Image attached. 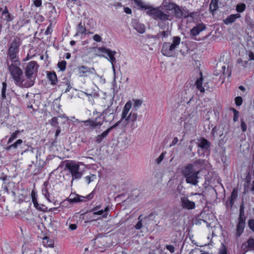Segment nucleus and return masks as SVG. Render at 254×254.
<instances>
[{
    "label": "nucleus",
    "instance_id": "obj_1",
    "mask_svg": "<svg viewBox=\"0 0 254 254\" xmlns=\"http://www.w3.org/2000/svg\"><path fill=\"white\" fill-rule=\"evenodd\" d=\"M101 106L104 110L100 113V116L94 119H88L82 122L86 127L94 129L100 127L103 122H111L115 118L117 107L114 106L113 98L107 101V99L103 98L101 99Z\"/></svg>",
    "mask_w": 254,
    "mask_h": 254
},
{
    "label": "nucleus",
    "instance_id": "obj_2",
    "mask_svg": "<svg viewBox=\"0 0 254 254\" xmlns=\"http://www.w3.org/2000/svg\"><path fill=\"white\" fill-rule=\"evenodd\" d=\"M197 166V165L195 163L189 164L185 167L182 171L186 183L195 186L198 185L199 178L198 175L200 172Z\"/></svg>",
    "mask_w": 254,
    "mask_h": 254
},
{
    "label": "nucleus",
    "instance_id": "obj_3",
    "mask_svg": "<svg viewBox=\"0 0 254 254\" xmlns=\"http://www.w3.org/2000/svg\"><path fill=\"white\" fill-rule=\"evenodd\" d=\"M135 3L139 6L141 8L147 10L146 14L151 17L155 20H169L170 15L168 13L162 12L159 8H155L151 6L145 5L141 0H134Z\"/></svg>",
    "mask_w": 254,
    "mask_h": 254
},
{
    "label": "nucleus",
    "instance_id": "obj_4",
    "mask_svg": "<svg viewBox=\"0 0 254 254\" xmlns=\"http://www.w3.org/2000/svg\"><path fill=\"white\" fill-rule=\"evenodd\" d=\"M180 42L181 38L179 36H174L173 37L172 43L164 42L163 44L161 50L162 54L166 57H174L175 50L180 45Z\"/></svg>",
    "mask_w": 254,
    "mask_h": 254
},
{
    "label": "nucleus",
    "instance_id": "obj_5",
    "mask_svg": "<svg viewBox=\"0 0 254 254\" xmlns=\"http://www.w3.org/2000/svg\"><path fill=\"white\" fill-rule=\"evenodd\" d=\"M22 43V40L17 36L11 38L8 54L9 58L13 62H17V55L19 52V48Z\"/></svg>",
    "mask_w": 254,
    "mask_h": 254
},
{
    "label": "nucleus",
    "instance_id": "obj_6",
    "mask_svg": "<svg viewBox=\"0 0 254 254\" xmlns=\"http://www.w3.org/2000/svg\"><path fill=\"white\" fill-rule=\"evenodd\" d=\"M65 170H67L70 173L72 181L74 180L80 179L83 175L80 169L79 164L73 161L67 162L65 164Z\"/></svg>",
    "mask_w": 254,
    "mask_h": 254
},
{
    "label": "nucleus",
    "instance_id": "obj_7",
    "mask_svg": "<svg viewBox=\"0 0 254 254\" xmlns=\"http://www.w3.org/2000/svg\"><path fill=\"white\" fill-rule=\"evenodd\" d=\"M196 144L200 148L197 150L199 154L204 156L205 153H206L207 155L209 154L211 143L207 139L202 137L198 138Z\"/></svg>",
    "mask_w": 254,
    "mask_h": 254
},
{
    "label": "nucleus",
    "instance_id": "obj_8",
    "mask_svg": "<svg viewBox=\"0 0 254 254\" xmlns=\"http://www.w3.org/2000/svg\"><path fill=\"white\" fill-rule=\"evenodd\" d=\"M97 50L107 55L106 56L103 55H98V56L107 59L112 64H116L117 62V60L115 57V55L117 54L116 51H112L110 49H108L104 47H97Z\"/></svg>",
    "mask_w": 254,
    "mask_h": 254
},
{
    "label": "nucleus",
    "instance_id": "obj_9",
    "mask_svg": "<svg viewBox=\"0 0 254 254\" xmlns=\"http://www.w3.org/2000/svg\"><path fill=\"white\" fill-rule=\"evenodd\" d=\"M173 12L177 18H186L189 17H192L193 13H190L189 10L185 6H180L176 4Z\"/></svg>",
    "mask_w": 254,
    "mask_h": 254
},
{
    "label": "nucleus",
    "instance_id": "obj_10",
    "mask_svg": "<svg viewBox=\"0 0 254 254\" xmlns=\"http://www.w3.org/2000/svg\"><path fill=\"white\" fill-rule=\"evenodd\" d=\"M14 18V16L9 12L6 6L4 8L0 7V23L6 25L12 21Z\"/></svg>",
    "mask_w": 254,
    "mask_h": 254
},
{
    "label": "nucleus",
    "instance_id": "obj_11",
    "mask_svg": "<svg viewBox=\"0 0 254 254\" xmlns=\"http://www.w3.org/2000/svg\"><path fill=\"white\" fill-rule=\"evenodd\" d=\"M39 65L36 62L31 61L27 64L25 68V75L26 77H33L36 75Z\"/></svg>",
    "mask_w": 254,
    "mask_h": 254
},
{
    "label": "nucleus",
    "instance_id": "obj_12",
    "mask_svg": "<svg viewBox=\"0 0 254 254\" xmlns=\"http://www.w3.org/2000/svg\"><path fill=\"white\" fill-rule=\"evenodd\" d=\"M8 69L15 83L21 77H23V71L17 65L12 64L8 66Z\"/></svg>",
    "mask_w": 254,
    "mask_h": 254
},
{
    "label": "nucleus",
    "instance_id": "obj_13",
    "mask_svg": "<svg viewBox=\"0 0 254 254\" xmlns=\"http://www.w3.org/2000/svg\"><path fill=\"white\" fill-rule=\"evenodd\" d=\"M31 77H26V78L24 79L21 77L15 83L20 87L29 88L32 86L35 83L34 79H33Z\"/></svg>",
    "mask_w": 254,
    "mask_h": 254
},
{
    "label": "nucleus",
    "instance_id": "obj_14",
    "mask_svg": "<svg viewBox=\"0 0 254 254\" xmlns=\"http://www.w3.org/2000/svg\"><path fill=\"white\" fill-rule=\"evenodd\" d=\"M177 4L173 2L172 0H163L162 4L159 7V9L161 10L162 12L163 10L169 11H173L176 5ZM163 12H164L163 11Z\"/></svg>",
    "mask_w": 254,
    "mask_h": 254
},
{
    "label": "nucleus",
    "instance_id": "obj_15",
    "mask_svg": "<svg viewBox=\"0 0 254 254\" xmlns=\"http://www.w3.org/2000/svg\"><path fill=\"white\" fill-rule=\"evenodd\" d=\"M181 204L184 209L187 210L193 209L195 207V202L190 201L186 196L181 198Z\"/></svg>",
    "mask_w": 254,
    "mask_h": 254
},
{
    "label": "nucleus",
    "instance_id": "obj_16",
    "mask_svg": "<svg viewBox=\"0 0 254 254\" xmlns=\"http://www.w3.org/2000/svg\"><path fill=\"white\" fill-rule=\"evenodd\" d=\"M206 27L204 24L201 23L197 24L190 31V35L194 37L198 35L201 32L206 29Z\"/></svg>",
    "mask_w": 254,
    "mask_h": 254
},
{
    "label": "nucleus",
    "instance_id": "obj_17",
    "mask_svg": "<svg viewBox=\"0 0 254 254\" xmlns=\"http://www.w3.org/2000/svg\"><path fill=\"white\" fill-rule=\"evenodd\" d=\"M137 117V114L135 112L132 111L125 120V121H127V123L131 122V127L132 129L135 128L137 127V125L135 123Z\"/></svg>",
    "mask_w": 254,
    "mask_h": 254
},
{
    "label": "nucleus",
    "instance_id": "obj_18",
    "mask_svg": "<svg viewBox=\"0 0 254 254\" xmlns=\"http://www.w3.org/2000/svg\"><path fill=\"white\" fill-rule=\"evenodd\" d=\"M133 28L140 34H143L145 31V27L143 24L140 23L137 20L134 19L132 21Z\"/></svg>",
    "mask_w": 254,
    "mask_h": 254
},
{
    "label": "nucleus",
    "instance_id": "obj_19",
    "mask_svg": "<svg viewBox=\"0 0 254 254\" xmlns=\"http://www.w3.org/2000/svg\"><path fill=\"white\" fill-rule=\"evenodd\" d=\"M251 176L249 173H248L245 178L244 184V193H247L251 191Z\"/></svg>",
    "mask_w": 254,
    "mask_h": 254
},
{
    "label": "nucleus",
    "instance_id": "obj_20",
    "mask_svg": "<svg viewBox=\"0 0 254 254\" xmlns=\"http://www.w3.org/2000/svg\"><path fill=\"white\" fill-rule=\"evenodd\" d=\"M241 17L240 13L232 14L228 16L226 18L223 20V23L226 25H230L233 23L237 19Z\"/></svg>",
    "mask_w": 254,
    "mask_h": 254
},
{
    "label": "nucleus",
    "instance_id": "obj_21",
    "mask_svg": "<svg viewBox=\"0 0 254 254\" xmlns=\"http://www.w3.org/2000/svg\"><path fill=\"white\" fill-rule=\"evenodd\" d=\"M245 226L246 224L237 222L235 234L236 238H239L243 233Z\"/></svg>",
    "mask_w": 254,
    "mask_h": 254
},
{
    "label": "nucleus",
    "instance_id": "obj_22",
    "mask_svg": "<svg viewBox=\"0 0 254 254\" xmlns=\"http://www.w3.org/2000/svg\"><path fill=\"white\" fill-rule=\"evenodd\" d=\"M58 86L59 87H61L62 91L64 93H67L71 88L68 79H66L64 81L62 82Z\"/></svg>",
    "mask_w": 254,
    "mask_h": 254
},
{
    "label": "nucleus",
    "instance_id": "obj_23",
    "mask_svg": "<svg viewBox=\"0 0 254 254\" xmlns=\"http://www.w3.org/2000/svg\"><path fill=\"white\" fill-rule=\"evenodd\" d=\"M162 31H159L156 35H155V38L157 39H159L160 38H167L169 36H170L171 34V31L170 30L167 28L165 30H163Z\"/></svg>",
    "mask_w": 254,
    "mask_h": 254
},
{
    "label": "nucleus",
    "instance_id": "obj_24",
    "mask_svg": "<svg viewBox=\"0 0 254 254\" xmlns=\"http://www.w3.org/2000/svg\"><path fill=\"white\" fill-rule=\"evenodd\" d=\"M87 31V28L85 26L84 23H82V22H80L77 25L76 28V33L75 35V36L78 35L79 34H85L86 33V31Z\"/></svg>",
    "mask_w": 254,
    "mask_h": 254
},
{
    "label": "nucleus",
    "instance_id": "obj_25",
    "mask_svg": "<svg viewBox=\"0 0 254 254\" xmlns=\"http://www.w3.org/2000/svg\"><path fill=\"white\" fill-rule=\"evenodd\" d=\"M109 210V207L107 206L104 210L102 209L95 211L92 213V216L91 217L94 218V216L95 215H102V218H106L107 217Z\"/></svg>",
    "mask_w": 254,
    "mask_h": 254
},
{
    "label": "nucleus",
    "instance_id": "obj_26",
    "mask_svg": "<svg viewBox=\"0 0 254 254\" xmlns=\"http://www.w3.org/2000/svg\"><path fill=\"white\" fill-rule=\"evenodd\" d=\"M47 76L49 80L51 81V84H56L58 81V79L55 72H48L47 73Z\"/></svg>",
    "mask_w": 254,
    "mask_h": 254
},
{
    "label": "nucleus",
    "instance_id": "obj_27",
    "mask_svg": "<svg viewBox=\"0 0 254 254\" xmlns=\"http://www.w3.org/2000/svg\"><path fill=\"white\" fill-rule=\"evenodd\" d=\"M131 104L127 102L124 107L123 111L122 113L121 121H124L128 116V113L130 110Z\"/></svg>",
    "mask_w": 254,
    "mask_h": 254
},
{
    "label": "nucleus",
    "instance_id": "obj_28",
    "mask_svg": "<svg viewBox=\"0 0 254 254\" xmlns=\"http://www.w3.org/2000/svg\"><path fill=\"white\" fill-rule=\"evenodd\" d=\"M23 143V140L21 139L17 140L14 143L10 144L5 147L6 151H10L12 148L16 149L18 146H21Z\"/></svg>",
    "mask_w": 254,
    "mask_h": 254
},
{
    "label": "nucleus",
    "instance_id": "obj_29",
    "mask_svg": "<svg viewBox=\"0 0 254 254\" xmlns=\"http://www.w3.org/2000/svg\"><path fill=\"white\" fill-rule=\"evenodd\" d=\"M23 143V140L21 139L17 140L14 143L10 144L5 147L6 151H10L12 148L16 149L18 146H21Z\"/></svg>",
    "mask_w": 254,
    "mask_h": 254
},
{
    "label": "nucleus",
    "instance_id": "obj_30",
    "mask_svg": "<svg viewBox=\"0 0 254 254\" xmlns=\"http://www.w3.org/2000/svg\"><path fill=\"white\" fill-rule=\"evenodd\" d=\"M201 76L197 79L195 82V85L198 90L201 93L205 92L204 88L202 86L203 77L201 73H200Z\"/></svg>",
    "mask_w": 254,
    "mask_h": 254
},
{
    "label": "nucleus",
    "instance_id": "obj_31",
    "mask_svg": "<svg viewBox=\"0 0 254 254\" xmlns=\"http://www.w3.org/2000/svg\"><path fill=\"white\" fill-rule=\"evenodd\" d=\"M88 67L82 65L81 66H79L78 67V72L79 76L83 77V76H87V73L88 72Z\"/></svg>",
    "mask_w": 254,
    "mask_h": 254
},
{
    "label": "nucleus",
    "instance_id": "obj_32",
    "mask_svg": "<svg viewBox=\"0 0 254 254\" xmlns=\"http://www.w3.org/2000/svg\"><path fill=\"white\" fill-rule=\"evenodd\" d=\"M94 195V190H93L90 194L87 195L86 196L78 195V200L79 202H86L93 198Z\"/></svg>",
    "mask_w": 254,
    "mask_h": 254
},
{
    "label": "nucleus",
    "instance_id": "obj_33",
    "mask_svg": "<svg viewBox=\"0 0 254 254\" xmlns=\"http://www.w3.org/2000/svg\"><path fill=\"white\" fill-rule=\"evenodd\" d=\"M109 132L106 129L101 134L98 135L95 138V142L98 144L102 142L104 138H105L109 134Z\"/></svg>",
    "mask_w": 254,
    "mask_h": 254
},
{
    "label": "nucleus",
    "instance_id": "obj_34",
    "mask_svg": "<svg viewBox=\"0 0 254 254\" xmlns=\"http://www.w3.org/2000/svg\"><path fill=\"white\" fill-rule=\"evenodd\" d=\"M43 245L46 247H54V241L48 237H45L43 240Z\"/></svg>",
    "mask_w": 254,
    "mask_h": 254
},
{
    "label": "nucleus",
    "instance_id": "obj_35",
    "mask_svg": "<svg viewBox=\"0 0 254 254\" xmlns=\"http://www.w3.org/2000/svg\"><path fill=\"white\" fill-rule=\"evenodd\" d=\"M218 0H211L210 3L209 4V9L210 12L213 13L217 10L218 7Z\"/></svg>",
    "mask_w": 254,
    "mask_h": 254
},
{
    "label": "nucleus",
    "instance_id": "obj_36",
    "mask_svg": "<svg viewBox=\"0 0 254 254\" xmlns=\"http://www.w3.org/2000/svg\"><path fill=\"white\" fill-rule=\"evenodd\" d=\"M31 194L32 201L33 203L34 206L35 207H37L38 205V202L37 201V194L34 190H32Z\"/></svg>",
    "mask_w": 254,
    "mask_h": 254
},
{
    "label": "nucleus",
    "instance_id": "obj_37",
    "mask_svg": "<svg viewBox=\"0 0 254 254\" xmlns=\"http://www.w3.org/2000/svg\"><path fill=\"white\" fill-rule=\"evenodd\" d=\"M78 194H71L67 198V200L70 203L79 202L78 200Z\"/></svg>",
    "mask_w": 254,
    "mask_h": 254
},
{
    "label": "nucleus",
    "instance_id": "obj_38",
    "mask_svg": "<svg viewBox=\"0 0 254 254\" xmlns=\"http://www.w3.org/2000/svg\"><path fill=\"white\" fill-rule=\"evenodd\" d=\"M20 131L19 130H16L14 132H13L8 140L7 144H10L17 137Z\"/></svg>",
    "mask_w": 254,
    "mask_h": 254
},
{
    "label": "nucleus",
    "instance_id": "obj_39",
    "mask_svg": "<svg viewBox=\"0 0 254 254\" xmlns=\"http://www.w3.org/2000/svg\"><path fill=\"white\" fill-rule=\"evenodd\" d=\"M238 195V190L237 188H235L233 189L232 192H231L230 196L229 197L231 199L233 200V201H235Z\"/></svg>",
    "mask_w": 254,
    "mask_h": 254
},
{
    "label": "nucleus",
    "instance_id": "obj_40",
    "mask_svg": "<svg viewBox=\"0 0 254 254\" xmlns=\"http://www.w3.org/2000/svg\"><path fill=\"white\" fill-rule=\"evenodd\" d=\"M246 8V4L243 3L238 4L236 5V9L238 12H243Z\"/></svg>",
    "mask_w": 254,
    "mask_h": 254
},
{
    "label": "nucleus",
    "instance_id": "obj_41",
    "mask_svg": "<svg viewBox=\"0 0 254 254\" xmlns=\"http://www.w3.org/2000/svg\"><path fill=\"white\" fill-rule=\"evenodd\" d=\"M49 123L52 127L55 128L60 127L59 125L58 118L57 117H53L50 121H49Z\"/></svg>",
    "mask_w": 254,
    "mask_h": 254
},
{
    "label": "nucleus",
    "instance_id": "obj_42",
    "mask_svg": "<svg viewBox=\"0 0 254 254\" xmlns=\"http://www.w3.org/2000/svg\"><path fill=\"white\" fill-rule=\"evenodd\" d=\"M247 247L250 249V250H254V239L253 238H250L247 241Z\"/></svg>",
    "mask_w": 254,
    "mask_h": 254
},
{
    "label": "nucleus",
    "instance_id": "obj_43",
    "mask_svg": "<svg viewBox=\"0 0 254 254\" xmlns=\"http://www.w3.org/2000/svg\"><path fill=\"white\" fill-rule=\"evenodd\" d=\"M96 179V175L91 174L85 177V180L88 184Z\"/></svg>",
    "mask_w": 254,
    "mask_h": 254
},
{
    "label": "nucleus",
    "instance_id": "obj_44",
    "mask_svg": "<svg viewBox=\"0 0 254 254\" xmlns=\"http://www.w3.org/2000/svg\"><path fill=\"white\" fill-rule=\"evenodd\" d=\"M66 62L65 61L59 62L58 63V66L61 71H64L66 68Z\"/></svg>",
    "mask_w": 254,
    "mask_h": 254
},
{
    "label": "nucleus",
    "instance_id": "obj_45",
    "mask_svg": "<svg viewBox=\"0 0 254 254\" xmlns=\"http://www.w3.org/2000/svg\"><path fill=\"white\" fill-rule=\"evenodd\" d=\"M2 87L1 89V99L4 100L6 98L5 92L6 89V83L5 82H2Z\"/></svg>",
    "mask_w": 254,
    "mask_h": 254
},
{
    "label": "nucleus",
    "instance_id": "obj_46",
    "mask_svg": "<svg viewBox=\"0 0 254 254\" xmlns=\"http://www.w3.org/2000/svg\"><path fill=\"white\" fill-rule=\"evenodd\" d=\"M52 25L53 23L52 21L50 20V24L48 27L47 28L45 32V34L46 35H51L52 33L53 30H52Z\"/></svg>",
    "mask_w": 254,
    "mask_h": 254
},
{
    "label": "nucleus",
    "instance_id": "obj_47",
    "mask_svg": "<svg viewBox=\"0 0 254 254\" xmlns=\"http://www.w3.org/2000/svg\"><path fill=\"white\" fill-rule=\"evenodd\" d=\"M10 177L5 175L3 173L0 174V180L3 181V184H6V181H9Z\"/></svg>",
    "mask_w": 254,
    "mask_h": 254
},
{
    "label": "nucleus",
    "instance_id": "obj_48",
    "mask_svg": "<svg viewBox=\"0 0 254 254\" xmlns=\"http://www.w3.org/2000/svg\"><path fill=\"white\" fill-rule=\"evenodd\" d=\"M158 20V19H157V20ZM159 20H160V21L158 22L157 25L159 26L160 29H161L162 30H165L166 28V24L165 22H164V21H166L167 20H160V19H159Z\"/></svg>",
    "mask_w": 254,
    "mask_h": 254
},
{
    "label": "nucleus",
    "instance_id": "obj_49",
    "mask_svg": "<svg viewBox=\"0 0 254 254\" xmlns=\"http://www.w3.org/2000/svg\"><path fill=\"white\" fill-rule=\"evenodd\" d=\"M42 194L45 196V197L47 198V199L49 201H51L50 199V195L48 192V190L47 188H43L42 190Z\"/></svg>",
    "mask_w": 254,
    "mask_h": 254
},
{
    "label": "nucleus",
    "instance_id": "obj_50",
    "mask_svg": "<svg viewBox=\"0 0 254 254\" xmlns=\"http://www.w3.org/2000/svg\"><path fill=\"white\" fill-rule=\"evenodd\" d=\"M246 217L245 214H239L238 222L246 224Z\"/></svg>",
    "mask_w": 254,
    "mask_h": 254
},
{
    "label": "nucleus",
    "instance_id": "obj_51",
    "mask_svg": "<svg viewBox=\"0 0 254 254\" xmlns=\"http://www.w3.org/2000/svg\"><path fill=\"white\" fill-rule=\"evenodd\" d=\"M84 93L88 97L90 96L92 97H96L98 95V94L96 92L94 91L89 92L87 90H86V91L84 92Z\"/></svg>",
    "mask_w": 254,
    "mask_h": 254
},
{
    "label": "nucleus",
    "instance_id": "obj_52",
    "mask_svg": "<svg viewBox=\"0 0 254 254\" xmlns=\"http://www.w3.org/2000/svg\"><path fill=\"white\" fill-rule=\"evenodd\" d=\"M234 202L233 200L228 198L226 202V206L227 208L231 209L234 205Z\"/></svg>",
    "mask_w": 254,
    "mask_h": 254
},
{
    "label": "nucleus",
    "instance_id": "obj_53",
    "mask_svg": "<svg viewBox=\"0 0 254 254\" xmlns=\"http://www.w3.org/2000/svg\"><path fill=\"white\" fill-rule=\"evenodd\" d=\"M232 110L234 113L233 121L234 122H236L238 120L239 112L234 108H232Z\"/></svg>",
    "mask_w": 254,
    "mask_h": 254
},
{
    "label": "nucleus",
    "instance_id": "obj_54",
    "mask_svg": "<svg viewBox=\"0 0 254 254\" xmlns=\"http://www.w3.org/2000/svg\"><path fill=\"white\" fill-rule=\"evenodd\" d=\"M248 224L250 229L254 233V219H250Z\"/></svg>",
    "mask_w": 254,
    "mask_h": 254
},
{
    "label": "nucleus",
    "instance_id": "obj_55",
    "mask_svg": "<svg viewBox=\"0 0 254 254\" xmlns=\"http://www.w3.org/2000/svg\"><path fill=\"white\" fill-rule=\"evenodd\" d=\"M142 104V100L140 99H137L134 100V104L133 106L134 108H136V110H137L139 107L141 106V105Z\"/></svg>",
    "mask_w": 254,
    "mask_h": 254
},
{
    "label": "nucleus",
    "instance_id": "obj_56",
    "mask_svg": "<svg viewBox=\"0 0 254 254\" xmlns=\"http://www.w3.org/2000/svg\"><path fill=\"white\" fill-rule=\"evenodd\" d=\"M235 104L237 106H240L242 104L243 99L241 96H238L235 99Z\"/></svg>",
    "mask_w": 254,
    "mask_h": 254
},
{
    "label": "nucleus",
    "instance_id": "obj_57",
    "mask_svg": "<svg viewBox=\"0 0 254 254\" xmlns=\"http://www.w3.org/2000/svg\"><path fill=\"white\" fill-rule=\"evenodd\" d=\"M166 152H162L160 155L156 159V162L157 164H160L162 161L163 160L165 155L166 154Z\"/></svg>",
    "mask_w": 254,
    "mask_h": 254
},
{
    "label": "nucleus",
    "instance_id": "obj_58",
    "mask_svg": "<svg viewBox=\"0 0 254 254\" xmlns=\"http://www.w3.org/2000/svg\"><path fill=\"white\" fill-rule=\"evenodd\" d=\"M36 208L40 211H46L47 209V207L43 204H40L38 203V205L37 207H35Z\"/></svg>",
    "mask_w": 254,
    "mask_h": 254
},
{
    "label": "nucleus",
    "instance_id": "obj_59",
    "mask_svg": "<svg viewBox=\"0 0 254 254\" xmlns=\"http://www.w3.org/2000/svg\"><path fill=\"white\" fill-rule=\"evenodd\" d=\"M141 215H140L138 217V222L137 223V224L135 226V228L136 229H140L142 227V220L140 219Z\"/></svg>",
    "mask_w": 254,
    "mask_h": 254
},
{
    "label": "nucleus",
    "instance_id": "obj_60",
    "mask_svg": "<svg viewBox=\"0 0 254 254\" xmlns=\"http://www.w3.org/2000/svg\"><path fill=\"white\" fill-rule=\"evenodd\" d=\"M123 121H121V119L117 122L116 124H115L114 125L110 127H109L107 130L108 131V132L110 133V132L114 128H116L117 127H118L120 124Z\"/></svg>",
    "mask_w": 254,
    "mask_h": 254
},
{
    "label": "nucleus",
    "instance_id": "obj_61",
    "mask_svg": "<svg viewBox=\"0 0 254 254\" xmlns=\"http://www.w3.org/2000/svg\"><path fill=\"white\" fill-rule=\"evenodd\" d=\"M165 247L171 253L173 254L175 252V248L174 246L171 245H167Z\"/></svg>",
    "mask_w": 254,
    "mask_h": 254
},
{
    "label": "nucleus",
    "instance_id": "obj_62",
    "mask_svg": "<svg viewBox=\"0 0 254 254\" xmlns=\"http://www.w3.org/2000/svg\"><path fill=\"white\" fill-rule=\"evenodd\" d=\"M241 127L243 132H245L247 130V125L243 119L241 120Z\"/></svg>",
    "mask_w": 254,
    "mask_h": 254
},
{
    "label": "nucleus",
    "instance_id": "obj_63",
    "mask_svg": "<svg viewBox=\"0 0 254 254\" xmlns=\"http://www.w3.org/2000/svg\"><path fill=\"white\" fill-rule=\"evenodd\" d=\"M93 39L97 42H100L102 41L101 37L98 34H95L93 37Z\"/></svg>",
    "mask_w": 254,
    "mask_h": 254
},
{
    "label": "nucleus",
    "instance_id": "obj_64",
    "mask_svg": "<svg viewBox=\"0 0 254 254\" xmlns=\"http://www.w3.org/2000/svg\"><path fill=\"white\" fill-rule=\"evenodd\" d=\"M77 225L76 224H70L69 225L68 228L70 230L73 231L77 229Z\"/></svg>",
    "mask_w": 254,
    "mask_h": 254
}]
</instances>
